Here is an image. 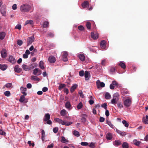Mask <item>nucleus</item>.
I'll return each mask as SVG.
<instances>
[{
	"instance_id": "f257e3e1",
	"label": "nucleus",
	"mask_w": 148,
	"mask_h": 148,
	"mask_svg": "<svg viewBox=\"0 0 148 148\" xmlns=\"http://www.w3.org/2000/svg\"><path fill=\"white\" fill-rule=\"evenodd\" d=\"M31 8V6L27 3H25L21 5L20 10L22 12H29Z\"/></svg>"
},
{
	"instance_id": "f03ea898",
	"label": "nucleus",
	"mask_w": 148,
	"mask_h": 148,
	"mask_svg": "<svg viewBox=\"0 0 148 148\" xmlns=\"http://www.w3.org/2000/svg\"><path fill=\"white\" fill-rule=\"evenodd\" d=\"M50 115L49 113L46 114H45L44 118V121H47V123L49 125H51L52 123V122L51 120H50Z\"/></svg>"
},
{
	"instance_id": "7ed1b4c3",
	"label": "nucleus",
	"mask_w": 148,
	"mask_h": 148,
	"mask_svg": "<svg viewBox=\"0 0 148 148\" xmlns=\"http://www.w3.org/2000/svg\"><path fill=\"white\" fill-rule=\"evenodd\" d=\"M124 105L126 107H129L132 103L131 100L130 99H125L123 102Z\"/></svg>"
},
{
	"instance_id": "20e7f679",
	"label": "nucleus",
	"mask_w": 148,
	"mask_h": 148,
	"mask_svg": "<svg viewBox=\"0 0 148 148\" xmlns=\"http://www.w3.org/2000/svg\"><path fill=\"white\" fill-rule=\"evenodd\" d=\"M119 100V98L116 94H114L113 96V98L111 100V103L113 104H116Z\"/></svg>"
},
{
	"instance_id": "39448f33",
	"label": "nucleus",
	"mask_w": 148,
	"mask_h": 148,
	"mask_svg": "<svg viewBox=\"0 0 148 148\" xmlns=\"http://www.w3.org/2000/svg\"><path fill=\"white\" fill-rule=\"evenodd\" d=\"M34 36L28 37L27 39V45H31L34 41Z\"/></svg>"
},
{
	"instance_id": "423d86ee",
	"label": "nucleus",
	"mask_w": 148,
	"mask_h": 148,
	"mask_svg": "<svg viewBox=\"0 0 148 148\" xmlns=\"http://www.w3.org/2000/svg\"><path fill=\"white\" fill-rule=\"evenodd\" d=\"M68 53L67 52H64L62 54V60L64 62H66L68 61L67 58Z\"/></svg>"
},
{
	"instance_id": "0eeeda50",
	"label": "nucleus",
	"mask_w": 148,
	"mask_h": 148,
	"mask_svg": "<svg viewBox=\"0 0 148 148\" xmlns=\"http://www.w3.org/2000/svg\"><path fill=\"white\" fill-rule=\"evenodd\" d=\"M91 36L93 39L96 40L98 37V34L96 32H92L91 33Z\"/></svg>"
},
{
	"instance_id": "6e6552de",
	"label": "nucleus",
	"mask_w": 148,
	"mask_h": 148,
	"mask_svg": "<svg viewBox=\"0 0 148 148\" xmlns=\"http://www.w3.org/2000/svg\"><path fill=\"white\" fill-rule=\"evenodd\" d=\"M33 73L35 75H39L41 74V71L38 68H36L34 70Z\"/></svg>"
},
{
	"instance_id": "1a4fd4ad",
	"label": "nucleus",
	"mask_w": 148,
	"mask_h": 148,
	"mask_svg": "<svg viewBox=\"0 0 148 148\" xmlns=\"http://www.w3.org/2000/svg\"><path fill=\"white\" fill-rule=\"evenodd\" d=\"M48 60L51 63H53L55 62L56 59L54 56H51L49 57Z\"/></svg>"
},
{
	"instance_id": "9d476101",
	"label": "nucleus",
	"mask_w": 148,
	"mask_h": 148,
	"mask_svg": "<svg viewBox=\"0 0 148 148\" xmlns=\"http://www.w3.org/2000/svg\"><path fill=\"white\" fill-rule=\"evenodd\" d=\"M1 57L3 58H5L7 56L6 51L5 49H3L1 52Z\"/></svg>"
},
{
	"instance_id": "9b49d317",
	"label": "nucleus",
	"mask_w": 148,
	"mask_h": 148,
	"mask_svg": "<svg viewBox=\"0 0 148 148\" xmlns=\"http://www.w3.org/2000/svg\"><path fill=\"white\" fill-rule=\"evenodd\" d=\"M14 71L17 73H20L22 70L21 68H19V66L18 65H16L14 69Z\"/></svg>"
},
{
	"instance_id": "f8f14e48",
	"label": "nucleus",
	"mask_w": 148,
	"mask_h": 148,
	"mask_svg": "<svg viewBox=\"0 0 148 148\" xmlns=\"http://www.w3.org/2000/svg\"><path fill=\"white\" fill-rule=\"evenodd\" d=\"M8 60L9 62L12 64H14L16 62V60L14 58L11 56H10Z\"/></svg>"
},
{
	"instance_id": "ddd939ff",
	"label": "nucleus",
	"mask_w": 148,
	"mask_h": 148,
	"mask_svg": "<svg viewBox=\"0 0 148 148\" xmlns=\"http://www.w3.org/2000/svg\"><path fill=\"white\" fill-rule=\"evenodd\" d=\"M106 41L104 40H103L101 42L100 45L102 49H105L106 46Z\"/></svg>"
},
{
	"instance_id": "4468645a",
	"label": "nucleus",
	"mask_w": 148,
	"mask_h": 148,
	"mask_svg": "<svg viewBox=\"0 0 148 148\" xmlns=\"http://www.w3.org/2000/svg\"><path fill=\"white\" fill-rule=\"evenodd\" d=\"M27 89L26 88H25L22 87H21L20 88V90L21 91V92L25 96L27 95V93L26 92Z\"/></svg>"
},
{
	"instance_id": "2eb2a0df",
	"label": "nucleus",
	"mask_w": 148,
	"mask_h": 148,
	"mask_svg": "<svg viewBox=\"0 0 148 148\" xmlns=\"http://www.w3.org/2000/svg\"><path fill=\"white\" fill-rule=\"evenodd\" d=\"M143 122L145 124H148V116L146 115L145 117H143Z\"/></svg>"
},
{
	"instance_id": "dca6fc26",
	"label": "nucleus",
	"mask_w": 148,
	"mask_h": 148,
	"mask_svg": "<svg viewBox=\"0 0 148 148\" xmlns=\"http://www.w3.org/2000/svg\"><path fill=\"white\" fill-rule=\"evenodd\" d=\"M90 74L87 71H86L84 73V76L85 80H87L89 79V76L90 75Z\"/></svg>"
},
{
	"instance_id": "f3484780",
	"label": "nucleus",
	"mask_w": 148,
	"mask_h": 148,
	"mask_svg": "<svg viewBox=\"0 0 148 148\" xmlns=\"http://www.w3.org/2000/svg\"><path fill=\"white\" fill-rule=\"evenodd\" d=\"M22 68L24 70L26 71H29L30 69V67L29 66L25 64H23L22 65Z\"/></svg>"
},
{
	"instance_id": "a211bd4d",
	"label": "nucleus",
	"mask_w": 148,
	"mask_h": 148,
	"mask_svg": "<svg viewBox=\"0 0 148 148\" xmlns=\"http://www.w3.org/2000/svg\"><path fill=\"white\" fill-rule=\"evenodd\" d=\"M79 59L82 61H84L85 60V56L84 54H80L79 55Z\"/></svg>"
},
{
	"instance_id": "6ab92c4d",
	"label": "nucleus",
	"mask_w": 148,
	"mask_h": 148,
	"mask_svg": "<svg viewBox=\"0 0 148 148\" xmlns=\"http://www.w3.org/2000/svg\"><path fill=\"white\" fill-rule=\"evenodd\" d=\"M88 2L87 1H85L82 4V6L84 8H86L88 5Z\"/></svg>"
},
{
	"instance_id": "aec40b11",
	"label": "nucleus",
	"mask_w": 148,
	"mask_h": 148,
	"mask_svg": "<svg viewBox=\"0 0 148 148\" xmlns=\"http://www.w3.org/2000/svg\"><path fill=\"white\" fill-rule=\"evenodd\" d=\"M77 87V85L76 84H74L71 88L70 92H73Z\"/></svg>"
},
{
	"instance_id": "412c9836",
	"label": "nucleus",
	"mask_w": 148,
	"mask_h": 148,
	"mask_svg": "<svg viewBox=\"0 0 148 148\" xmlns=\"http://www.w3.org/2000/svg\"><path fill=\"white\" fill-rule=\"evenodd\" d=\"M5 36V33L4 32H2L0 33V39H3Z\"/></svg>"
},
{
	"instance_id": "4be33fe9",
	"label": "nucleus",
	"mask_w": 148,
	"mask_h": 148,
	"mask_svg": "<svg viewBox=\"0 0 148 148\" xmlns=\"http://www.w3.org/2000/svg\"><path fill=\"white\" fill-rule=\"evenodd\" d=\"M105 86V84L103 82H100L99 84L97 83V87L98 88H99L100 87H103Z\"/></svg>"
},
{
	"instance_id": "5701e85b",
	"label": "nucleus",
	"mask_w": 148,
	"mask_h": 148,
	"mask_svg": "<svg viewBox=\"0 0 148 148\" xmlns=\"http://www.w3.org/2000/svg\"><path fill=\"white\" fill-rule=\"evenodd\" d=\"M62 139L60 140V141L63 143H66L69 142L68 140L66 139L65 138L64 136H62Z\"/></svg>"
},
{
	"instance_id": "b1692460",
	"label": "nucleus",
	"mask_w": 148,
	"mask_h": 148,
	"mask_svg": "<svg viewBox=\"0 0 148 148\" xmlns=\"http://www.w3.org/2000/svg\"><path fill=\"white\" fill-rule=\"evenodd\" d=\"M112 134L110 133L107 134L106 136V138L107 140H111L112 138Z\"/></svg>"
},
{
	"instance_id": "393cba45",
	"label": "nucleus",
	"mask_w": 148,
	"mask_h": 148,
	"mask_svg": "<svg viewBox=\"0 0 148 148\" xmlns=\"http://www.w3.org/2000/svg\"><path fill=\"white\" fill-rule=\"evenodd\" d=\"M5 9V8L3 7H2L1 10V14L3 16H5L6 14V11Z\"/></svg>"
},
{
	"instance_id": "a878e982",
	"label": "nucleus",
	"mask_w": 148,
	"mask_h": 148,
	"mask_svg": "<svg viewBox=\"0 0 148 148\" xmlns=\"http://www.w3.org/2000/svg\"><path fill=\"white\" fill-rule=\"evenodd\" d=\"M7 66L5 64L1 65L0 64V69L2 70H5L7 68Z\"/></svg>"
},
{
	"instance_id": "bb28decb",
	"label": "nucleus",
	"mask_w": 148,
	"mask_h": 148,
	"mask_svg": "<svg viewBox=\"0 0 148 148\" xmlns=\"http://www.w3.org/2000/svg\"><path fill=\"white\" fill-rule=\"evenodd\" d=\"M119 65L123 69H125L126 68V65L125 63L123 62H120L119 63Z\"/></svg>"
},
{
	"instance_id": "cd10ccee",
	"label": "nucleus",
	"mask_w": 148,
	"mask_h": 148,
	"mask_svg": "<svg viewBox=\"0 0 148 148\" xmlns=\"http://www.w3.org/2000/svg\"><path fill=\"white\" fill-rule=\"evenodd\" d=\"M31 79L32 80H36L38 82L40 80V79L36 76L33 75L31 77Z\"/></svg>"
},
{
	"instance_id": "c85d7f7f",
	"label": "nucleus",
	"mask_w": 148,
	"mask_h": 148,
	"mask_svg": "<svg viewBox=\"0 0 148 148\" xmlns=\"http://www.w3.org/2000/svg\"><path fill=\"white\" fill-rule=\"evenodd\" d=\"M105 98L107 99H109L111 98V96L109 93L108 92L106 93L105 95Z\"/></svg>"
},
{
	"instance_id": "c756f323",
	"label": "nucleus",
	"mask_w": 148,
	"mask_h": 148,
	"mask_svg": "<svg viewBox=\"0 0 148 148\" xmlns=\"http://www.w3.org/2000/svg\"><path fill=\"white\" fill-rule=\"evenodd\" d=\"M49 22L48 21H45L43 23V27L44 28L48 27L49 26Z\"/></svg>"
},
{
	"instance_id": "7c9ffc66",
	"label": "nucleus",
	"mask_w": 148,
	"mask_h": 148,
	"mask_svg": "<svg viewBox=\"0 0 148 148\" xmlns=\"http://www.w3.org/2000/svg\"><path fill=\"white\" fill-rule=\"evenodd\" d=\"M82 116L81 118L82 121V122L84 123L86 121V119L85 117L86 116V115L85 114H82Z\"/></svg>"
},
{
	"instance_id": "2f4dec72",
	"label": "nucleus",
	"mask_w": 148,
	"mask_h": 148,
	"mask_svg": "<svg viewBox=\"0 0 148 148\" xmlns=\"http://www.w3.org/2000/svg\"><path fill=\"white\" fill-rule=\"evenodd\" d=\"M44 63L42 61H41L39 62V66L42 69H43L44 68Z\"/></svg>"
},
{
	"instance_id": "473e14b6",
	"label": "nucleus",
	"mask_w": 148,
	"mask_h": 148,
	"mask_svg": "<svg viewBox=\"0 0 148 148\" xmlns=\"http://www.w3.org/2000/svg\"><path fill=\"white\" fill-rule=\"evenodd\" d=\"M24 96L25 95H21V96L19 100V101L20 102H21L23 103L24 102V101L25 100V97Z\"/></svg>"
},
{
	"instance_id": "72a5a7b5",
	"label": "nucleus",
	"mask_w": 148,
	"mask_h": 148,
	"mask_svg": "<svg viewBox=\"0 0 148 148\" xmlns=\"http://www.w3.org/2000/svg\"><path fill=\"white\" fill-rule=\"evenodd\" d=\"M121 141L119 140H115L114 142V144L116 146H118L121 144Z\"/></svg>"
},
{
	"instance_id": "f704fd0d",
	"label": "nucleus",
	"mask_w": 148,
	"mask_h": 148,
	"mask_svg": "<svg viewBox=\"0 0 148 148\" xmlns=\"http://www.w3.org/2000/svg\"><path fill=\"white\" fill-rule=\"evenodd\" d=\"M66 85L65 84H60L58 87V89L59 90H61L62 88L65 86Z\"/></svg>"
},
{
	"instance_id": "c9c22d12",
	"label": "nucleus",
	"mask_w": 148,
	"mask_h": 148,
	"mask_svg": "<svg viewBox=\"0 0 148 148\" xmlns=\"http://www.w3.org/2000/svg\"><path fill=\"white\" fill-rule=\"evenodd\" d=\"M122 146L123 148H128L129 147L128 144L126 142H124Z\"/></svg>"
},
{
	"instance_id": "e433bc0d",
	"label": "nucleus",
	"mask_w": 148,
	"mask_h": 148,
	"mask_svg": "<svg viewBox=\"0 0 148 148\" xmlns=\"http://www.w3.org/2000/svg\"><path fill=\"white\" fill-rule=\"evenodd\" d=\"M73 134L75 136L78 137L80 136L79 132L77 131L74 130L73 131Z\"/></svg>"
},
{
	"instance_id": "4c0bfd02",
	"label": "nucleus",
	"mask_w": 148,
	"mask_h": 148,
	"mask_svg": "<svg viewBox=\"0 0 148 148\" xmlns=\"http://www.w3.org/2000/svg\"><path fill=\"white\" fill-rule=\"evenodd\" d=\"M133 142L134 144L137 146L139 145L141 143L140 142L138 141H137V140H134L133 141Z\"/></svg>"
},
{
	"instance_id": "58836bf2",
	"label": "nucleus",
	"mask_w": 148,
	"mask_h": 148,
	"mask_svg": "<svg viewBox=\"0 0 148 148\" xmlns=\"http://www.w3.org/2000/svg\"><path fill=\"white\" fill-rule=\"evenodd\" d=\"M122 123L124 124L125 126L126 127H127L129 126V124L125 120H123L122 121Z\"/></svg>"
},
{
	"instance_id": "ea45409f",
	"label": "nucleus",
	"mask_w": 148,
	"mask_h": 148,
	"mask_svg": "<svg viewBox=\"0 0 148 148\" xmlns=\"http://www.w3.org/2000/svg\"><path fill=\"white\" fill-rule=\"evenodd\" d=\"M33 21L32 20H27L26 21L25 24V25H27L28 24H33Z\"/></svg>"
},
{
	"instance_id": "a19ab883",
	"label": "nucleus",
	"mask_w": 148,
	"mask_h": 148,
	"mask_svg": "<svg viewBox=\"0 0 148 148\" xmlns=\"http://www.w3.org/2000/svg\"><path fill=\"white\" fill-rule=\"evenodd\" d=\"M86 26L88 29H91V23L89 22H86Z\"/></svg>"
},
{
	"instance_id": "79ce46f5",
	"label": "nucleus",
	"mask_w": 148,
	"mask_h": 148,
	"mask_svg": "<svg viewBox=\"0 0 148 148\" xmlns=\"http://www.w3.org/2000/svg\"><path fill=\"white\" fill-rule=\"evenodd\" d=\"M107 123L112 128H114L113 125L112 124L110 121H108V120H106Z\"/></svg>"
},
{
	"instance_id": "37998d69",
	"label": "nucleus",
	"mask_w": 148,
	"mask_h": 148,
	"mask_svg": "<svg viewBox=\"0 0 148 148\" xmlns=\"http://www.w3.org/2000/svg\"><path fill=\"white\" fill-rule=\"evenodd\" d=\"M61 115L62 116H65L66 114V111L64 110H62L60 112Z\"/></svg>"
},
{
	"instance_id": "c03bdc74",
	"label": "nucleus",
	"mask_w": 148,
	"mask_h": 148,
	"mask_svg": "<svg viewBox=\"0 0 148 148\" xmlns=\"http://www.w3.org/2000/svg\"><path fill=\"white\" fill-rule=\"evenodd\" d=\"M71 106L70 103L69 102L67 101L65 104V107L66 108H69Z\"/></svg>"
},
{
	"instance_id": "a18cd8bd",
	"label": "nucleus",
	"mask_w": 148,
	"mask_h": 148,
	"mask_svg": "<svg viewBox=\"0 0 148 148\" xmlns=\"http://www.w3.org/2000/svg\"><path fill=\"white\" fill-rule=\"evenodd\" d=\"M83 106L82 103L80 102L77 106V108L78 109H80L82 108Z\"/></svg>"
},
{
	"instance_id": "49530a36",
	"label": "nucleus",
	"mask_w": 148,
	"mask_h": 148,
	"mask_svg": "<svg viewBox=\"0 0 148 148\" xmlns=\"http://www.w3.org/2000/svg\"><path fill=\"white\" fill-rule=\"evenodd\" d=\"M118 107L120 109H121L123 108V106L122 103H121L119 102L117 104Z\"/></svg>"
},
{
	"instance_id": "de8ad7c7",
	"label": "nucleus",
	"mask_w": 148,
	"mask_h": 148,
	"mask_svg": "<svg viewBox=\"0 0 148 148\" xmlns=\"http://www.w3.org/2000/svg\"><path fill=\"white\" fill-rule=\"evenodd\" d=\"M12 85L11 83H8L5 85V86L7 88H10L12 87Z\"/></svg>"
},
{
	"instance_id": "09e8293b",
	"label": "nucleus",
	"mask_w": 148,
	"mask_h": 148,
	"mask_svg": "<svg viewBox=\"0 0 148 148\" xmlns=\"http://www.w3.org/2000/svg\"><path fill=\"white\" fill-rule=\"evenodd\" d=\"M4 94L5 96L9 97L10 95V93L9 91H6L4 92Z\"/></svg>"
},
{
	"instance_id": "8fccbe9b",
	"label": "nucleus",
	"mask_w": 148,
	"mask_h": 148,
	"mask_svg": "<svg viewBox=\"0 0 148 148\" xmlns=\"http://www.w3.org/2000/svg\"><path fill=\"white\" fill-rule=\"evenodd\" d=\"M101 107L104 108L106 110L107 109V103H104L103 104L101 105Z\"/></svg>"
},
{
	"instance_id": "3c124183",
	"label": "nucleus",
	"mask_w": 148,
	"mask_h": 148,
	"mask_svg": "<svg viewBox=\"0 0 148 148\" xmlns=\"http://www.w3.org/2000/svg\"><path fill=\"white\" fill-rule=\"evenodd\" d=\"M23 43V41L21 40H18L17 41V44L19 46H21Z\"/></svg>"
},
{
	"instance_id": "603ef678",
	"label": "nucleus",
	"mask_w": 148,
	"mask_h": 148,
	"mask_svg": "<svg viewBox=\"0 0 148 148\" xmlns=\"http://www.w3.org/2000/svg\"><path fill=\"white\" fill-rule=\"evenodd\" d=\"M81 144L82 146H87L88 145V144L87 142H82Z\"/></svg>"
},
{
	"instance_id": "864d4df0",
	"label": "nucleus",
	"mask_w": 148,
	"mask_h": 148,
	"mask_svg": "<svg viewBox=\"0 0 148 148\" xmlns=\"http://www.w3.org/2000/svg\"><path fill=\"white\" fill-rule=\"evenodd\" d=\"M88 146L91 148H94L95 147V144L94 143H91Z\"/></svg>"
},
{
	"instance_id": "5fc2aeb1",
	"label": "nucleus",
	"mask_w": 148,
	"mask_h": 148,
	"mask_svg": "<svg viewBox=\"0 0 148 148\" xmlns=\"http://www.w3.org/2000/svg\"><path fill=\"white\" fill-rule=\"evenodd\" d=\"M78 29L81 31H82L84 30V27L82 25H80L78 26Z\"/></svg>"
},
{
	"instance_id": "6e6d98bb",
	"label": "nucleus",
	"mask_w": 148,
	"mask_h": 148,
	"mask_svg": "<svg viewBox=\"0 0 148 148\" xmlns=\"http://www.w3.org/2000/svg\"><path fill=\"white\" fill-rule=\"evenodd\" d=\"M48 35L51 37L52 38L54 36V34L52 33L51 32H48Z\"/></svg>"
},
{
	"instance_id": "4d7b16f0",
	"label": "nucleus",
	"mask_w": 148,
	"mask_h": 148,
	"mask_svg": "<svg viewBox=\"0 0 148 148\" xmlns=\"http://www.w3.org/2000/svg\"><path fill=\"white\" fill-rule=\"evenodd\" d=\"M79 74L81 77L83 76L84 75V71H81L79 72Z\"/></svg>"
},
{
	"instance_id": "13d9d810",
	"label": "nucleus",
	"mask_w": 148,
	"mask_h": 148,
	"mask_svg": "<svg viewBox=\"0 0 148 148\" xmlns=\"http://www.w3.org/2000/svg\"><path fill=\"white\" fill-rule=\"evenodd\" d=\"M58 127H55L53 129V131L55 133H56L58 132Z\"/></svg>"
},
{
	"instance_id": "bf43d9fd",
	"label": "nucleus",
	"mask_w": 148,
	"mask_h": 148,
	"mask_svg": "<svg viewBox=\"0 0 148 148\" xmlns=\"http://www.w3.org/2000/svg\"><path fill=\"white\" fill-rule=\"evenodd\" d=\"M112 83L114 86H118L119 85L118 83L115 80L113 81Z\"/></svg>"
},
{
	"instance_id": "052dcab7",
	"label": "nucleus",
	"mask_w": 148,
	"mask_h": 148,
	"mask_svg": "<svg viewBox=\"0 0 148 148\" xmlns=\"http://www.w3.org/2000/svg\"><path fill=\"white\" fill-rule=\"evenodd\" d=\"M6 134L5 133L1 130H0V134L3 135H5Z\"/></svg>"
},
{
	"instance_id": "680f3d73",
	"label": "nucleus",
	"mask_w": 148,
	"mask_h": 148,
	"mask_svg": "<svg viewBox=\"0 0 148 148\" xmlns=\"http://www.w3.org/2000/svg\"><path fill=\"white\" fill-rule=\"evenodd\" d=\"M27 143L29 145V146H32V147H34V143H31V141H29Z\"/></svg>"
},
{
	"instance_id": "e2e57ef3",
	"label": "nucleus",
	"mask_w": 148,
	"mask_h": 148,
	"mask_svg": "<svg viewBox=\"0 0 148 148\" xmlns=\"http://www.w3.org/2000/svg\"><path fill=\"white\" fill-rule=\"evenodd\" d=\"M79 94L80 96L82 97L83 98L84 97V95L83 94V93L82 91H80L79 92Z\"/></svg>"
},
{
	"instance_id": "0e129e2a",
	"label": "nucleus",
	"mask_w": 148,
	"mask_h": 148,
	"mask_svg": "<svg viewBox=\"0 0 148 148\" xmlns=\"http://www.w3.org/2000/svg\"><path fill=\"white\" fill-rule=\"evenodd\" d=\"M58 123L62 124L63 125H65V124H66V122H64V121H63L61 119Z\"/></svg>"
},
{
	"instance_id": "69168bd1",
	"label": "nucleus",
	"mask_w": 148,
	"mask_h": 148,
	"mask_svg": "<svg viewBox=\"0 0 148 148\" xmlns=\"http://www.w3.org/2000/svg\"><path fill=\"white\" fill-rule=\"evenodd\" d=\"M21 25H18L15 27L16 29H18L19 30H20L21 29Z\"/></svg>"
},
{
	"instance_id": "338daca9",
	"label": "nucleus",
	"mask_w": 148,
	"mask_h": 148,
	"mask_svg": "<svg viewBox=\"0 0 148 148\" xmlns=\"http://www.w3.org/2000/svg\"><path fill=\"white\" fill-rule=\"evenodd\" d=\"M105 119L102 117H100L99 118V121L101 122H103L104 121Z\"/></svg>"
},
{
	"instance_id": "774afa93",
	"label": "nucleus",
	"mask_w": 148,
	"mask_h": 148,
	"mask_svg": "<svg viewBox=\"0 0 148 148\" xmlns=\"http://www.w3.org/2000/svg\"><path fill=\"white\" fill-rule=\"evenodd\" d=\"M48 90V89L47 87H44L42 89V91L43 92H46Z\"/></svg>"
}]
</instances>
